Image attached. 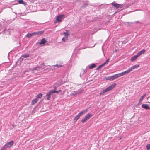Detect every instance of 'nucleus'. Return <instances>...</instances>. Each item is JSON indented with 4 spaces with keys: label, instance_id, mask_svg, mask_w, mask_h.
<instances>
[{
    "label": "nucleus",
    "instance_id": "obj_25",
    "mask_svg": "<svg viewBox=\"0 0 150 150\" xmlns=\"http://www.w3.org/2000/svg\"><path fill=\"white\" fill-rule=\"evenodd\" d=\"M41 69V68L40 67H37L36 68H35L33 69V71L35 72V70H37V71H40Z\"/></svg>",
    "mask_w": 150,
    "mask_h": 150
},
{
    "label": "nucleus",
    "instance_id": "obj_39",
    "mask_svg": "<svg viewBox=\"0 0 150 150\" xmlns=\"http://www.w3.org/2000/svg\"><path fill=\"white\" fill-rule=\"evenodd\" d=\"M121 75H122V76H123L124 75L122 72H121Z\"/></svg>",
    "mask_w": 150,
    "mask_h": 150
},
{
    "label": "nucleus",
    "instance_id": "obj_31",
    "mask_svg": "<svg viewBox=\"0 0 150 150\" xmlns=\"http://www.w3.org/2000/svg\"><path fill=\"white\" fill-rule=\"evenodd\" d=\"M146 148L147 150H150V144H148L147 145Z\"/></svg>",
    "mask_w": 150,
    "mask_h": 150
},
{
    "label": "nucleus",
    "instance_id": "obj_21",
    "mask_svg": "<svg viewBox=\"0 0 150 150\" xmlns=\"http://www.w3.org/2000/svg\"><path fill=\"white\" fill-rule=\"evenodd\" d=\"M96 65L95 64H93L89 66V68L90 69H92L95 67Z\"/></svg>",
    "mask_w": 150,
    "mask_h": 150
},
{
    "label": "nucleus",
    "instance_id": "obj_37",
    "mask_svg": "<svg viewBox=\"0 0 150 150\" xmlns=\"http://www.w3.org/2000/svg\"><path fill=\"white\" fill-rule=\"evenodd\" d=\"M105 64V63H104L103 64H102L100 65L102 67L103 66H104Z\"/></svg>",
    "mask_w": 150,
    "mask_h": 150
},
{
    "label": "nucleus",
    "instance_id": "obj_5",
    "mask_svg": "<svg viewBox=\"0 0 150 150\" xmlns=\"http://www.w3.org/2000/svg\"><path fill=\"white\" fill-rule=\"evenodd\" d=\"M64 15H60L58 16L56 20L58 22H61L62 20L64 18Z\"/></svg>",
    "mask_w": 150,
    "mask_h": 150
},
{
    "label": "nucleus",
    "instance_id": "obj_38",
    "mask_svg": "<svg viewBox=\"0 0 150 150\" xmlns=\"http://www.w3.org/2000/svg\"><path fill=\"white\" fill-rule=\"evenodd\" d=\"M88 5V4H85L83 6H86Z\"/></svg>",
    "mask_w": 150,
    "mask_h": 150
},
{
    "label": "nucleus",
    "instance_id": "obj_3",
    "mask_svg": "<svg viewBox=\"0 0 150 150\" xmlns=\"http://www.w3.org/2000/svg\"><path fill=\"white\" fill-rule=\"evenodd\" d=\"M83 91L82 90H78L77 91H74L73 92L71 93L70 94V96H76L77 95L82 93Z\"/></svg>",
    "mask_w": 150,
    "mask_h": 150
},
{
    "label": "nucleus",
    "instance_id": "obj_45",
    "mask_svg": "<svg viewBox=\"0 0 150 150\" xmlns=\"http://www.w3.org/2000/svg\"><path fill=\"white\" fill-rule=\"evenodd\" d=\"M148 103H150V102H148Z\"/></svg>",
    "mask_w": 150,
    "mask_h": 150
},
{
    "label": "nucleus",
    "instance_id": "obj_23",
    "mask_svg": "<svg viewBox=\"0 0 150 150\" xmlns=\"http://www.w3.org/2000/svg\"><path fill=\"white\" fill-rule=\"evenodd\" d=\"M33 36L31 33H29L27 34L26 37L28 38H30L31 36Z\"/></svg>",
    "mask_w": 150,
    "mask_h": 150
},
{
    "label": "nucleus",
    "instance_id": "obj_19",
    "mask_svg": "<svg viewBox=\"0 0 150 150\" xmlns=\"http://www.w3.org/2000/svg\"><path fill=\"white\" fill-rule=\"evenodd\" d=\"M62 65H57V64L52 66V67H56V68H55V69H57L59 68H60L61 67H62Z\"/></svg>",
    "mask_w": 150,
    "mask_h": 150
},
{
    "label": "nucleus",
    "instance_id": "obj_44",
    "mask_svg": "<svg viewBox=\"0 0 150 150\" xmlns=\"http://www.w3.org/2000/svg\"><path fill=\"white\" fill-rule=\"evenodd\" d=\"M56 21H55V23H56Z\"/></svg>",
    "mask_w": 150,
    "mask_h": 150
},
{
    "label": "nucleus",
    "instance_id": "obj_14",
    "mask_svg": "<svg viewBox=\"0 0 150 150\" xmlns=\"http://www.w3.org/2000/svg\"><path fill=\"white\" fill-rule=\"evenodd\" d=\"M112 5L117 8H120L121 5L117 4H112Z\"/></svg>",
    "mask_w": 150,
    "mask_h": 150
},
{
    "label": "nucleus",
    "instance_id": "obj_43",
    "mask_svg": "<svg viewBox=\"0 0 150 150\" xmlns=\"http://www.w3.org/2000/svg\"><path fill=\"white\" fill-rule=\"evenodd\" d=\"M80 77H81V74H80Z\"/></svg>",
    "mask_w": 150,
    "mask_h": 150
},
{
    "label": "nucleus",
    "instance_id": "obj_22",
    "mask_svg": "<svg viewBox=\"0 0 150 150\" xmlns=\"http://www.w3.org/2000/svg\"><path fill=\"white\" fill-rule=\"evenodd\" d=\"M29 56V55L28 54H26L22 55L21 57V58L22 57L27 58Z\"/></svg>",
    "mask_w": 150,
    "mask_h": 150
},
{
    "label": "nucleus",
    "instance_id": "obj_1",
    "mask_svg": "<svg viewBox=\"0 0 150 150\" xmlns=\"http://www.w3.org/2000/svg\"><path fill=\"white\" fill-rule=\"evenodd\" d=\"M116 85V84L115 83H114L110 85L109 87L106 88V89H105L104 90L101 92L99 93L100 95H103V94H104L105 93L113 89L115 86Z\"/></svg>",
    "mask_w": 150,
    "mask_h": 150
},
{
    "label": "nucleus",
    "instance_id": "obj_7",
    "mask_svg": "<svg viewBox=\"0 0 150 150\" xmlns=\"http://www.w3.org/2000/svg\"><path fill=\"white\" fill-rule=\"evenodd\" d=\"M52 94L51 90H50L48 92L46 93V96L45 97H47V100H49L50 98V95Z\"/></svg>",
    "mask_w": 150,
    "mask_h": 150
},
{
    "label": "nucleus",
    "instance_id": "obj_20",
    "mask_svg": "<svg viewBox=\"0 0 150 150\" xmlns=\"http://www.w3.org/2000/svg\"><path fill=\"white\" fill-rule=\"evenodd\" d=\"M42 94L41 93H40L38 94L36 96L37 98H40L42 97Z\"/></svg>",
    "mask_w": 150,
    "mask_h": 150
},
{
    "label": "nucleus",
    "instance_id": "obj_33",
    "mask_svg": "<svg viewBox=\"0 0 150 150\" xmlns=\"http://www.w3.org/2000/svg\"><path fill=\"white\" fill-rule=\"evenodd\" d=\"M109 59H108L106 60V61L104 62L105 63V64H108V62H109Z\"/></svg>",
    "mask_w": 150,
    "mask_h": 150
},
{
    "label": "nucleus",
    "instance_id": "obj_30",
    "mask_svg": "<svg viewBox=\"0 0 150 150\" xmlns=\"http://www.w3.org/2000/svg\"><path fill=\"white\" fill-rule=\"evenodd\" d=\"M18 2L20 4H25V3L23 1V0H19L18 1Z\"/></svg>",
    "mask_w": 150,
    "mask_h": 150
},
{
    "label": "nucleus",
    "instance_id": "obj_11",
    "mask_svg": "<svg viewBox=\"0 0 150 150\" xmlns=\"http://www.w3.org/2000/svg\"><path fill=\"white\" fill-rule=\"evenodd\" d=\"M145 51V50L144 49H143L141 51H140L137 54L138 56H139L140 55H142L144 54Z\"/></svg>",
    "mask_w": 150,
    "mask_h": 150
},
{
    "label": "nucleus",
    "instance_id": "obj_12",
    "mask_svg": "<svg viewBox=\"0 0 150 150\" xmlns=\"http://www.w3.org/2000/svg\"><path fill=\"white\" fill-rule=\"evenodd\" d=\"M139 56H138L137 54V55L133 56L132 57L131 59V60L132 61H133L134 60H135Z\"/></svg>",
    "mask_w": 150,
    "mask_h": 150
},
{
    "label": "nucleus",
    "instance_id": "obj_42",
    "mask_svg": "<svg viewBox=\"0 0 150 150\" xmlns=\"http://www.w3.org/2000/svg\"><path fill=\"white\" fill-rule=\"evenodd\" d=\"M58 91V92H60V91H61V90H59Z\"/></svg>",
    "mask_w": 150,
    "mask_h": 150
},
{
    "label": "nucleus",
    "instance_id": "obj_41",
    "mask_svg": "<svg viewBox=\"0 0 150 150\" xmlns=\"http://www.w3.org/2000/svg\"><path fill=\"white\" fill-rule=\"evenodd\" d=\"M138 22H139L138 21H136V22H134V23H138Z\"/></svg>",
    "mask_w": 150,
    "mask_h": 150
},
{
    "label": "nucleus",
    "instance_id": "obj_9",
    "mask_svg": "<svg viewBox=\"0 0 150 150\" xmlns=\"http://www.w3.org/2000/svg\"><path fill=\"white\" fill-rule=\"evenodd\" d=\"M82 116L81 114L79 113L78 115L74 118V122H76L77 120Z\"/></svg>",
    "mask_w": 150,
    "mask_h": 150
},
{
    "label": "nucleus",
    "instance_id": "obj_24",
    "mask_svg": "<svg viewBox=\"0 0 150 150\" xmlns=\"http://www.w3.org/2000/svg\"><path fill=\"white\" fill-rule=\"evenodd\" d=\"M146 96V94H145L143 96H142V97H141L139 99V102H141L142 100H143V99H144V97H145V96Z\"/></svg>",
    "mask_w": 150,
    "mask_h": 150
},
{
    "label": "nucleus",
    "instance_id": "obj_34",
    "mask_svg": "<svg viewBox=\"0 0 150 150\" xmlns=\"http://www.w3.org/2000/svg\"><path fill=\"white\" fill-rule=\"evenodd\" d=\"M0 150H6V148H5L3 146Z\"/></svg>",
    "mask_w": 150,
    "mask_h": 150
},
{
    "label": "nucleus",
    "instance_id": "obj_29",
    "mask_svg": "<svg viewBox=\"0 0 150 150\" xmlns=\"http://www.w3.org/2000/svg\"><path fill=\"white\" fill-rule=\"evenodd\" d=\"M67 39L68 38H67V37H63L62 38V40L63 42H64L66 41V40H67Z\"/></svg>",
    "mask_w": 150,
    "mask_h": 150
},
{
    "label": "nucleus",
    "instance_id": "obj_32",
    "mask_svg": "<svg viewBox=\"0 0 150 150\" xmlns=\"http://www.w3.org/2000/svg\"><path fill=\"white\" fill-rule=\"evenodd\" d=\"M83 72L82 74V75H83L84 74H85L86 72V69H83Z\"/></svg>",
    "mask_w": 150,
    "mask_h": 150
},
{
    "label": "nucleus",
    "instance_id": "obj_36",
    "mask_svg": "<svg viewBox=\"0 0 150 150\" xmlns=\"http://www.w3.org/2000/svg\"><path fill=\"white\" fill-rule=\"evenodd\" d=\"M101 67V66L100 65L96 68V69L97 70H98L99 69H100V68Z\"/></svg>",
    "mask_w": 150,
    "mask_h": 150
},
{
    "label": "nucleus",
    "instance_id": "obj_4",
    "mask_svg": "<svg viewBox=\"0 0 150 150\" xmlns=\"http://www.w3.org/2000/svg\"><path fill=\"white\" fill-rule=\"evenodd\" d=\"M14 142L13 141H11L9 142H7L3 146L7 149L8 148L11 147L13 144Z\"/></svg>",
    "mask_w": 150,
    "mask_h": 150
},
{
    "label": "nucleus",
    "instance_id": "obj_35",
    "mask_svg": "<svg viewBox=\"0 0 150 150\" xmlns=\"http://www.w3.org/2000/svg\"><path fill=\"white\" fill-rule=\"evenodd\" d=\"M118 77H120L122 76L121 73L117 74Z\"/></svg>",
    "mask_w": 150,
    "mask_h": 150
},
{
    "label": "nucleus",
    "instance_id": "obj_28",
    "mask_svg": "<svg viewBox=\"0 0 150 150\" xmlns=\"http://www.w3.org/2000/svg\"><path fill=\"white\" fill-rule=\"evenodd\" d=\"M63 33L64 34L65 36V37H67V38H68V35H69L67 32H64Z\"/></svg>",
    "mask_w": 150,
    "mask_h": 150
},
{
    "label": "nucleus",
    "instance_id": "obj_15",
    "mask_svg": "<svg viewBox=\"0 0 150 150\" xmlns=\"http://www.w3.org/2000/svg\"><path fill=\"white\" fill-rule=\"evenodd\" d=\"M38 100V99L37 98H35L33 99L32 102V104L33 105L35 104Z\"/></svg>",
    "mask_w": 150,
    "mask_h": 150
},
{
    "label": "nucleus",
    "instance_id": "obj_6",
    "mask_svg": "<svg viewBox=\"0 0 150 150\" xmlns=\"http://www.w3.org/2000/svg\"><path fill=\"white\" fill-rule=\"evenodd\" d=\"M43 31H38L37 32H34L33 33H31L32 34V36H34L35 35H41L43 34Z\"/></svg>",
    "mask_w": 150,
    "mask_h": 150
},
{
    "label": "nucleus",
    "instance_id": "obj_18",
    "mask_svg": "<svg viewBox=\"0 0 150 150\" xmlns=\"http://www.w3.org/2000/svg\"><path fill=\"white\" fill-rule=\"evenodd\" d=\"M131 71H130L129 69L128 70L125 71H123V74L124 75L127 74H128L129 73H130Z\"/></svg>",
    "mask_w": 150,
    "mask_h": 150
},
{
    "label": "nucleus",
    "instance_id": "obj_27",
    "mask_svg": "<svg viewBox=\"0 0 150 150\" xmlns=\"http://www.w3.org/2000/svg\"><path fill=\"white\" fill-rule=\"evenodd\" d=\"M51 92H52V94L53 93H59L58 92V91H56L55 90V89H54V90H51Z\"/></svg>",
    "mask_w": 150,
    "mask_h": 150
},
{
    "label": "nucleus",
    "instance_id": "obj_26",
    "mask_svg": "<svg viewBox=\"0 0 150 150\" xmlns=\"http://www.w3.org/2000/svg\"><path fill=\"white\" fill-rule=\"evenodd\" d=\"M106 79L107 80H112V76H109L108 77H107L106 78Z\"/></svg>",
    "mask_w": 150,
    "mask_h": 150
},
{
    "label": "nucleus",
    "instance_id": "obj_40",
    "mask_svg": "<svg viewBox=\"0 0 150 150\" xmlns=\"http://www.w3.org/2000/svg\"><path fill=\"white\" fill-rule=\"evenodd\" d=\"M54 89H55V90H56V88H57V87L56 86H55L54 87Z\"/></svg>",
    "mask_w": 150,
    "mask_h": 150
},
{
    "label": "nucleus",
    "instance_id": "obj_8",
    "mask_svg": "<svg viewBox=\"0 0 150 150\" xmlns=\"http://www.w3.org/2000/svg\"><path fill=\"white\" fill-rule=\"evenodd\" d=\"M139 67V65L138 64H136L135 65H134L132 67L130 68L129 69L130 71H131L133 69H137Z\"/></svg>",
    "mask_w": 150,
    "mask_h": 150
},
{
    "label": "nucleus",
    "instance_id": "obj_10",
    "mask_svg": "<svg viewBox=\"0 0 150 150\" xmlns=\"http://www.w3.org/2000/svg\"><path fill=\"white\" fill-rule=\"evenodd\" d=\"M142 108L145 109H150V108L149 107V105L147 104H143L142 106Z\"/></svg>",
    "mask_w": 150,
    "mask_h": 150
},
{
    "label": "nucleus",
    "instance_id": "obj_2",
    "mask_svg": "<svg viewBox=\"0 0 150 150\" xmlns=\"http://www.w3.org/2000/svg\"><path fill=\"white\" fill-rule=\"evenodd\" d=\"M93 116L92 114L89 113L87 114L85 116V118L82 119L81 122L83 123H84L87 120H89L90 117Z\"/></svg>",
    "mask_w": 150,
    "mask_h": 150
},
{
    "label": "nucleus",
    "instance_id": "obj_17",
    "mask_svg": "<svg viewBox=\"0 0 150 150\" xmlns=\"http://www.w3.org/2000/svg\"><path fill=\"white\" fill-rule=\"evenodd\" d=\"M88 111V109H86L85 110H83L82 112H80V113L81 114V115H82L86 113Z\"/></svg>",
    "mask_w": 150,
    "mask_h": 150
},
{
    "label": "nucleus",
    "instance_id": "obj_13",
    "mask_svg": "<svg viewBox=\"0 0 150 150\" xmlns=\"http://www.w3.org/2000/svg\"><path fill=\"white\" fill-rule=\"evenodd\" d=\"M47 41H46L45 38H43L42 39L41 41V42H40V44H44L45 43L47 42Z\"/></svg>",
    "mask_w": 150,
    "mask_h": 150
},
{
    "label": "nucleus",
    "instance_id": "obj_16",
    "mask_svg": "<svg viewBox=\"0 0 150 150\" xmlns=\"http://www.w3.org/2000/svg\"><path fill=\"white\" fill-rule=\"evenodd\" d=\"M112 76V80L119 77L117 74H115L113 76Z\"/></svg>",
    "mask_w": 150,
    "mask_h": 150
}]
</instances>
